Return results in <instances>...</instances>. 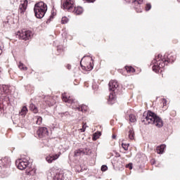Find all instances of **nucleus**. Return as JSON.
I'll list each match as a JSON object with an SVG mask.
<instances>
[{
  "mask_svg": "<svg viewBox=\"0 0 180 180\" xmlns=\"http://www.w3.org/2000/svg\"><path fill=\"white\" fill-rule=\"evenodd\" d=\"M175 60H176L175 56L165 54L162 58V55L158 54L151 62V65H153L152 70L155 72H160V71L162 72L164 67L168 65L169 63L172 64Z\"/></svg>",
  "mask_w": 180,
  "mask_h": 180,
  "instance_id": "obj_1",
  "label": "nucleus"
},
{
  "mask_svg": "<svg viewBox=\"0 0 180 180\" xmlns=\"http://www.w3.org/2000/svg\"><path fill=\"white\" fill-rule=\"evenodd\" d=\"M141 120L144 124H154L158 129H161L164 126L162 119L154 112L150 110L143 112Z\"/></svg>",
  "mask_w": 180,
  "mask_h": 180,
  "instance_id": "obj_2",
  "label": "nucleus"
},
{
  "mask_svg": "<svg viewBox=\"0 0 180 180\" xmlns=\"http://www.w3.org/2000/svg\"><path fill=\"white\" fill-rule=\"evenodd\" d=\"M47 179L49 180H70L71 179V172L63 173L56 169H51L47 172Z\"/></svg>",
  "mask_w": 180,
  "mask_h": 180,
  "instance_id": "obj_3",
  "label": "nucleus"
},
{
  "mask_svg": "<svg viewBox=\"0 0 180 180\" xmlns=\"http://www.w3.org/2000/svg\"><path fill=\"white\" fill-rule=\"evenodd\" d=\"M15 165H17L18 169L21 171L23 169H26L27 175H35L36 169L34 167H32V163L29 162L27 159H19L15 161Z\"/></svg>",
  "mask_w": 180,
  "mask_h": 180,
  "instance_id": "obj_4",
  "label": "nucleus"
},
{
  "mask_svg": "<svg viewBox=\"0 0 180 180\" xmlns=\"http://www.w3.org/2000/svg\"><path fill=\"white\" fill-rule=\"evenodd\" d=\"M11 164H12V161L9 157H4L0 160V168H2L0 171L1 178H6L11 175V169H9Z\"/></svg>",
  "mask_w": 180,
  "mask_h": 180,
  "instance_id": "obj_5",
  "label": "nucleus"
},
{
  "mask_svg": "<svg viewBox=\"0 0 180 180\" xmlns=\"http://www.w3.org/2000/svg\"><path fill=\"white\" fill-rule=\"evenodd\" d=\"M34 12L37 19H42V18H44L46 12H47V4L43 1L37 3L34 5Z\"/></svg>",
  "mask_w": 180,
  "mask_h": 180,
  "instance_id": "obj_6",
  "label": "nucleus"
},
{
  "mask_svg": "<svg viewBox=\"0 0 180 180\" xmlns=\"http://www.w3.org/2000/svg\"><path fill=\"white\" fill-rule=\"evenodd\" d=\"M16 36L18 39L25 40L26 41L27 40H30V39L33 37V32L30 30H24L22 31V32H18Z\"/></svg>",
  "mask_w": 180,
  "mask_h": 180,
  "instance_id": "obj_7",
  "label": "nucleus"
},
{
  "mask_svg": "<svg viewBox=\"0 0 180 180\" xmlns=\"http://www.w3.org/2000/svg\"><path fill=\"white\" fill-rule=\"evenodd\" d=\"M92 150L89 148H80L75 150V157H79L81 155H91Z\"/></svg>",
  "mask_w": 180,
  "mask_h": 180,
  "instance_id": "obj_8",
  "label": "nucleus"
},
{
  "mask_svg": "<svg viewBox=\"0 0 180 180\" xmlns=\"http://www.w3.org/2000/svg\"><path fill=\"white\" fill-rule=\"evenodd\" d=\"M62 8L65 11H68V12H72L74 10V1L66 0L63 2Z\"/></svg>",
  "mask_w": 180,
  "mask_h": 180,
  "instance_id": "obj_9",
  "label": "nucleus"
},
{
  "mask_svg": "<svg viewBox=\"0 0 180 180\" xmlns=\"http://www.w3.org/2000/svg\"><path fill=\"white\" fill-rule=\"evenodd\" d=\"M37 134L39 139H44V137H47L49 136V130L44 127H39L37 131Z\"/></svg>",
  "mask_w": 180,
  "mask_h": 180,
  "instance_id": "obj_10",
  "label": "nucleus"
},
{
  "mask_svg": "<svg viewBox=\"0 0 180 180\" xmlns=\"http://www.w3.org/2000/svg\"><path fill=\"white\" fill-rule=\"evenodd\" d=\"M109 91H112V92H115L119 88V84H117V82L116 80H111L109 84Z\"/></svg>",
  "mask_w": 180,
  "mask_h": 180,
  "instance_id": "obj_11",
  "label": "nucleus"
},
{
  "mask_svg": "<svg viewBox=\"0 0 180 180\" xmlns=\"http://www.w3.org/2000/svg\"><path fill=\"white\" fill-rule=\"evenodd\" d=\"M58 157H60V155L56 154V155H49L46 158V160L47 161V162H49V164H51V162H53V161H56V160H57L58 158Z\"/></svg>",
  "mask_w": 180,
  "mask_h": 180,
  "instance_id": "obj_12",
  "label": "nucleus"
},
{
  "mask_svg": "<svg viewBox=\"0 0 180 180\" xmlns=\"http://www.w3.org/2000/svg\"><path fill=\"white\" fill-rule=\"evenodd\" d=\"M115 102H116V96H115V94H113V92L110 93V95L108 99V105H113Z\"/></svg>",
  "mask_w": 180,
  "mask_h": 180,
  "instance_id": "obj_13",
  "label": "nucleus"
},
{
  "mask_svg": "<svg viewBox=\"0 0 180 180\" xmlns=\"http://www.w3.org/2000/svg\"><path fill=\"white\" fill-rule=\"evenodd\" d=\"M63 101L64 102H67L68 103H74L75 101L74 98L71 96L67 97L65 94L62 95Z\"/></svg>",
  "mask_w": 180,
  "mask_h": 180,
  "instance_id": "obj_14",
  "label": "nucleus"
},
{
  "mask_svg": "<svg viewBox=\"0 0 180 180\" xmlns=\"http://www.w3.org/2000/svg\"><path fill=\"white\" fill-rule=\"evenodd\" d=\"M75 110H77L78 112H82L83 113L88 110V106L85 105H79V107L75 108Z\"/></svg>",
  "mask_w": 180,
  "mask_h": 180,
  "instance_id": "obj_15",
  "label": "nucleus"
},
{
  "mask_svg": "<svg viewBox=\"0 0 180 180\" xmlns=\"http://www.w3.org/2000/svg\"><path fill=\"white\" fill-rule=\"evenodd\" d=\"M72 12L75 15H81L82 12H84V8H82L81 6L75 7L72 10Z\"/></svg>",
  "mask_w": 180,
  "mask_h": 180,
  "instance_id": "obj_16",
  "label": "nucleus"
},
{
  "mask_svg": "<svg viewBox=\"0 0 180 180\" xmlns=\"http://www.w3.org/2000/svg\"><path fill=\"white\" fill-rule=\"evenodd\" d=\"M27 8V5L26 4V3L20 4V6L18 8L19 13H25V11H26Z\"/></svg>",
  "mask_w": 180,
  "mask_h": 180,
  "instance_id": "obj_17",
  "label": "nucleus"
},
{
  "mask_svg": "<svg viewBox=\"0 0 180 180\" xmlns=\"http://www.w3.org/2000/svg\"><path fill=\"white\" fill-rule=\"evenodd\" d=\"M164 150H165V145H161L156 148L158 154H162V153H164Z\"/></svg>",
  "mask_w": 180,
  "mask_h": 180,
  "instance_id": "obj_18",
  "label": "nucleus"
},
{
  "mask_svg": "<svg viewBox=\"0 0 180 180\" xmlns=\"http://www.w3.org/2000/svg\"><path fill=\"white\" fill-rule=\"evenodd\" d=\"M30 110H31L33 113H37V112H39V110H37V107H36V105H34V104H33L32 103L30 104Z\"/></svg>",
  "mask_w": 180,
  "mask_h": 180,
  "instance_id": "obj_19",
  "label": "nucleus"
},
{
  "mask_svg": "<svg viewBox=\"0 0 180 180\" xmlns=\"http://www.w3.org/2000/svg\"><path fill=\"white\" fill-rule=\"evenodd\" d=\"M129 140L134 139V130L133 129V128H130L129 130Z\"/></svg>",
  "mask_w": 180,
  "mask_h": 180,
  "instance_id": "obj_20",
  "label": "nucleus"
},
{
  "mask_svg": "<svg viewBox=\"0 0 180 180\" xmlns=\"http://www.w3.org/2000/svg\"><path fill=\"white\" fill-rule=\"evenodd\" d=\"M2 92H4V95H9V87L6 85H4L2 87Z\"/></svg>",
  "mask_w": 180,
  "mask_h": 180,
  "instance_id": "obj_21",
  "label": "nucleus"
},
{
  "mask_svg": "<svg viewBox=\"0 0 180 180\" xmlns=\"http://www.w3.org/2000/svg\"><path fill=\"white\" fill-rule=\"evenodd\" d=\"M125 70H126L127 72H129V73L136 72V70L134 69V68H133L131 66H126Z\"/></svg>",
  "mask_w": 180,
  "mask_h": 180,
  "instance_id": "obj_22",
  "label": "nucleus"
},
{
  "mask_svg": "<svg viewBox=\"0 0 180 180\" xmlns=\"http://www.w3.org/2000/svg\"><path fill=\"white\" fill-rule=\"evenodd\" d=\"M26 113H27V107L23 106L21 109V111L20 112V115H21V116H23L26 115Z\"/></svg>",
  "mask_w": 180,
  "mask_h": 180,
  "instance_id": "obj_23",
  "label": "nucleus"
},
{
  "mask_svg": "<svg viewBox=\"0 0 180 180\" xmlns=\"http://www.w3.org/2000/svg\"><path fill=\"white\" fill-rule=\"evenodd\" d=\"M136 120V115L133 114L129 115V122H131V123H134Z\"/></svg>",
  "mask_w": 180,
  "mask_h": 180,
  "instance_id": "obj_24",
  "label": "nucleus"
},
{
  "mask_svg": "<svg viewBox=\"0 0 180 180\" xmlns=\"http://www.w3.org/2000/svg\"><path fill=\"white\" fill-rule=\"evenodd\" d=\"M59 115L60 117H68L70 116V112H60Z\"/></svg>",
  "mask_w": 180,
  "mask_h": 180,
  "instance_id": "obj_25",
  "label": "nucleus"
},
{
  "mask_svg": "<svg viewBox=\"0 0 180 180\" xmlns=\"http://www.w3.org/2000/svg\"><path fill=\"white\" fill-rule=\"evenodd\" d=\"M35 119H37L36 124L38 125H40L41 122H43V118H41V117L37 116L35 117Z\"/></svg>",
  "mask_w": 180,
  "mask_h": 180,
  "instance_id": "obj_26",
  "label": "nucleus"
},
{
  "mask_svg": "<svg viewBox=\"0 0 180 180\" xmlns=\"http://www.w3.org/2000/svg\"><path fill=\"white\" fill-rule=\"evenodd\" d=\"M18 68H20V70H22L23 71H26L27 70L26 67L24 68V65L22 62H19Z\"/></svg>",
  "mask_w": 180,
  "mask_h": 180,
  "instance_id": "obj_27",
  "label": "nucleus"
},
{
  "mask_svg": "<svg viewBox=\"0 0 180 180\" xmlns=\"http://www.w3.org/2000/svg\"><path fill=\"white\" fill-rule=\"evenodd\" d=\"M94 70V63H89V65H87L86 71H92Z\"/></svg>",
  "mask_w": 180,
  "mask_h": 180,
  "instance_id": "obj_28",
  "label": "nucleus"
},
{
  "mask_svg": "<svg viewBox=\"0 0 180 180\" xmlns=\"http://www.w3.org/2000/svg\"><path fill=\"white\" fill-rule=\"evenodd\" d=\"M101 132H96L93 136V140H98L101 137Z\"/></svg>",
  "mask_w": 180,
  "mask_h": 180,
  "instance_id": "obj_29",
  "label": "nucleus"
},
{
  "mask_svg": "<svg viewBox=\"0 0 180 180\" xmlns=\"http://www.w3.org/2000/svg\"><path fill=\"white\" fill-rule=\"evenodd\" d=\"M129 146H130V144H129V143H122V148H124V150L125 151H127V150H129Z\"/></svg>",
  "mask_w": 180,
  "mask_h": 180,
  "instance_id": "obj_30",
  "label": "nucleus"
},
{
  "mask_svg": "<svg viewBox=\"0 0 180 180\" xmlns=\"http://www.w3.org/2000/svg\"><path fill=\"white\" fill-rule=\"evenodd\" d=\"M133 4L134 5H141V4H143V0H134Z\"/></svg>",
  "mask_w": 180,
  "mask_h": 180,
  "instance_id": "obj_31",
  "label": "nucleus"
},
{
  "mask_svg": "<svg viewBox=\"0 0 180 180\" xmlns=\"http://www.w3.org/2000/svg\"><path fill=\"white\" fill-rule=\"evenodd\" d=\"M61 23L63 25H65V23H68V18L67 17H63L61 20Z\"/></svg>",
  "mask_w": 180,
  "mask_h": 180,
  "instance_id": "obj_32",
  "label": "nucleus"
},
{
  "mask_svg": "<svg viewBox=\"0 0 180 180\" xmlns=\"http://www.w3.org/2000/svg\"><path fill=\"white\" fill-rule=\"evenodd\" d=\"M150 9H151V4H146V5L145 6V11H146V12H148V11H150Z\"/></svg>",
  "mask_w": 180,
  "mask_h": 180,
  "instance_id": "obj_33",
  "label": "nucleus"
},
{
  "mask_svg": "<svg viewBox=\"0 0 180 180\" xmlns=\"http://www.w3.org/2000/svg\"><path fill=\"white\" fill-rule=\"evenodd\" d=\"M101 171H103V172H105V171H108V166L107 165H102L101 166Z\"/></svg>",
  "mask_w": 180,
  "mask_h": 180,
  "instance_id": "obj_34",
  "label": "nucleus"
},
{
  "mask_svg": "<svg viewBox=\"0 0 180 180\" xmlns=\"http://www.w3.org/2000/svg\"><path fill=\"white\" fill-rule=\"evenodd\" d=\"M127 168H129V169H133V163H129L126 165Z\"/></svg>",
  "mask_w": 180,
  "mask_h": 180,
  "instance_id": "obj_35",
  "label": "nucleus"
},
{
  "mask_svg": "<svg viewBox=\"0 0 180 180\" xmlns=\"http://www.w3.org/2000/svg\"><path fill=\"white\" fill-rule=\"evenodd\" d=\"M53 18H54V15H51L49 18L47 19L46 23H50V22H51V19H53Z\"/></svg>",
  "mask_w": 180,
  "mask_h": 180,
  "instance_id": "obj_36",
  "label": "nucleus"
},
{
  "mask_svg": "<svg viewBox=\"0 0 180 180\" xmlns=\"http://www.w3.org/2000/svg\"><path fill=\"white\" fill-rule=\"evenodd\" d=\"M140 8V6L138 5V7H135V9H136V11L138 13H141V9L139 8Z\"/></svg>",
  "mask_w": 180,
  "mask_h": 180,
  "instance_id": "obj_37",
  "label": "nucleus"
},
{
  "mask_svg": "<svg viewBox=\"0 0 180 180\" xmlns=\"http://www.w3.org/2000/svg\"><path fill=\"white\" fill-rule=\"evenodd\" d=\"M63 49V46H57V50H58V51H61V49Z\"/></svg>",
  "mask_w": 180,
  "mask_h": 180,
  "instance_id": "obj_38",
  "label": "nucleus"
},
{
  "mask_svg": "<svg viewBox=\"0 0 180 180\" xmlns=\"http://www.w3.org/2000/svg\"><path fill=\"white\" fill-rule=\"evenodd\" d=\"M86 2H89V3H94L95 2L96 0H86Z\"/></svg>",
  "mask_w": 180,
  "mask_h": 180,
  "instance_id": "obj_39",
  "label": "nucleus"
},
{
  "mask_svg": "<svg viewBox=\"0 0 180 180\" xmlns=\"http://www.w3.org/2000/svg\"><path fill=\"white\" fill-rule=\"evenodd\" d=\"M68 70H71V65H68Z\"/></svg>",
  "mask_w": 180,
  "mask_h": 180,
  "instance_id": "obj_40",
  "label": "nucleus"
},
{
  "mask_svg": "<svg viewBox=\"0 0 180 180\" xmlns=\"http://www.w3.org/2000/svg\"><path fill=\"white\" fill-rule=\"evenodd\" d=\"M82 127H83V129H86V123H85L84 124H83Z\"/></svg>",
  "mask_w": 180,
  "mask_h": 180,
  "instance_id": "obj_41",
  "label": "nucleus"
},
{
  "mask_svg": "<svg viewBox=\"0 0 180 180\" xmlns=\"http://www.w3.org/2000/svg\"><path fill=\"white\" fill-rule=\"evenodd\" d=\"M82 132L85 131V128L82 127V129H80Z\"/></svg>",
  "mask_w": 180,
  "mask_h": 180,
  "instance_id": "obj_42",
  "label": "nucleus"
},
{
  "mask_svg": "<svg viewBox=\"0 0 180 180\" xmlns=\"http://www.w3.org/2000/svg\"><path fill=\"white\" fill-rule=\"evenodd\" d=\"M112 139H116V135H112Z\"/></svg>",
  "mask_w": 180,
  "mask_h": 180,
  "instance_id": "obj_43",
  "label": "nucleus"
},
{
  "mask_svg": "<svg viewBox=\"0 0 180 180\" xmlns=\"http://www.w3.org/2000/svg\"><path fill=\"white\" fill-rule=\"evenodd\" d=\"M116 156H117V157H120V154L116 153Z\"/></svg>",
  "mask_w": 180,
  "mask_h": 180,
  "instance_id": "obj_44",
  "label": "nucleus"
},
{
  "mask_svg": "<svg viewBox=\"0 0 180 180\" xmlns=\"http://www.w3.org/2000/svg\"><path fill=\"white\" fill-rule=\"evenodd\" d=\"M0 112L2 113V108H0Z\"/></svg>",
  "mask_w": 180,
  "mask_h": 180,
  "instance_id": "obj_45",
  "label": "nucleus"
},
{
  "mask_svg": "<svg viewBox=\"0 0 180 180\" xmlns=\"http://www.w3.org/2000/svg\"><path fill=\"white\" fill-rule=\"evenodd\" d=\"M0 76H1V72H0Z\"/></svg>",
  "mask_w": 180,
  "mask_h": 180,
  "instance_id": "obj_46",
  "label": "nucleus"
},
{
  "mask_svg": "<svg viewBox=\"0 0 180 180\" xmlns=\"http://www.w3.org/2000/svg\"><path fill=\"white\" fill-rule=\"evenodd\" d=\"M153 164H154V162H153Z\"/></svg>",
  "mask_w": 180,
  "mask_h": 180,
  "instance_id": "obj_47",
  "label": "nucleus"
}]
</instances>
